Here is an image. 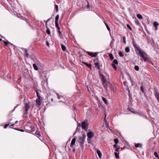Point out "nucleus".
Wrapping results in <instances>:
<instances>
[{"instance_id": "1", "label": "nucleus", "mask_w": 159, "mask_h": 159, "mask_svg": "<svg viewBox=\"0 0 159 159\" xmlns=\"http://www.w3.org/2000/svg\"><path fill=\"white\" fill-rule=\"evenodd\" d=\"M132 43L135 49V52L137 54H139L140 56L142 57L143 59L147 56V55L146 53L142 50L141 49V48H139L136 43H135V41L133 40Z\"/></svg>"}, {"instance_id": "2", "label": "nucleus", "mask_w": 159, "mask_h": 159, "mask_svg": "<svg viewBox=\"0 0 159 159\" xmlns=\"http://www.w3.org/2000/svg\"><path fill=\"white\" fill-rule=\"evenodd\" d=\"M25 106L23 107V109L25 111V112L24 113V116H26L27 114L28 113V110L30 108V103L29 102L27 103L26 102L24 103Z\"/></svg>"}, {"instance_id": "3", "label": "nucleus", "mask_w": 159, "mask_h": 159, "mask_svg": "<svg viewBox=\"0 0 159 159\" xmlns=\"http://www.w3.org/2000/svg\"><path fill=\"white\" fill-rule=\"evenodd\" d=\"M85 138L86 135L85 134L83 135L82 137L80 138L79 142L80 143L81 146H83Z\"/></svg>"}, {"instance_id": "4", "label": "nucleus", "mask_w": 159, "mask_h": 159, "mask_svg": "<svg viewBox=\"0 0 159 159\" xmlns=\"http://www.w3.org/2000/svg\"><path fill=\"white\" fill-rule=\"evenodd\" d=\"M87 122L88 120H85L84 121L82 122L81 127L83 129H87V126H88Z\"/></svg>"}, {"instance_id": "5", "label": "nucleus", "mask_w": 159, "mask_h": 159, "mask_svg": "<svg viewBox=\"0 0 159 159\" xmlns=\"http://www.w3.org/2000/svg\"><path fill=\"white\" fill-rule=\"evenodd\" d=\"M30 125H28L30 127V128H28L27 130L29 131V132H30L34 130V125L31 123H30Z\"/></svg>"}, {"instance_id": "6", "label": "nucleus", "mask_w": 159, "mask_h": 159, "mask_svg": "<svg viewBox=\"0 0 159 159\" xmlns=\"http://www.w3.org/2000/svg\"><path fill=\"white\" fill-rule=\"evenodd\" d=\"M51 19V18L48 19L47 20V21L45 22V25H46V28H47L46 32H47V34H50V31L49 29V28H48V26L47 22L49 20H50Z\"/></svg>"}, {"instance_id": "7", "label": "nucleus", "mask_w": 159, "mask_h": 159, "mask_svg": "<svg viewBox=\"0 0 159 159\" xmlns=\"http://www.w3.org/2000/svg\"><path fill=\"white\" fill-rule=\"evenodd\" d=\"M102 84L105 90H107V80H105V81H102Z\"/></svg>"}, {"instance_id": "8", "label": "nucleus", "mask_w": 159, "mask_h": 159, "mask_svg": "<svg viewBox=\"0 0 159 159\" xmlns=\"http://www.w3.org/2000/svg\"><path fill=\"white\" fill-rule=\"evenodd\" d=\"M36 104L38 106H40L41 105L42 100L41 98H38L36 100Z\"/></svg>"}, {"instance_id": "9", "label": "nucleus", "mask_w": 159, "mask_h": 159, "mask_svg": "<svg viewBox=\"0 0 159 159\" xmlns=\"http://www.w3.org/2000/svg\"><path fill=\"white\" fill-rule=\"evenodd\" d=\"M100 76L102 81L106 80L104 76L101 73H99Z\"/></svg>"}, {"instance_id": "10", "label": "nucleus", "mask_w": 159, "mask_h": 159, "mask_svg": "<svg viewBox=\"0 0 159 159\" xmlns=\"http://www.w3.org/2000/svg\"><path fill=\"white\" fill-rule=\"evenodd\" d=\"M87 135L89 138H91L93 136L94 134L92 132H90L87 133Z\"/></svg>"}, {"instance_id": "11", "label": "nucleus", "mask_w": 159, "mask_h": 159, "mask_svg": "<svg viewBox=\"0 0 159 159\" xmlns=\"http://www.w3.org/2000/svg\"><path fill=\"white\" fill-rule=\"evenodd\" d=\"M75 141L76 139L75 138H74L72 139L70 145L71 147H73V145H74L75 143Z\"/></svg>"}, {"instance_id": "12", "label": "nucleus", "mask_w": 159, "mask_h": 159, "mask_svg": "<svg viewBox=\"0 0 159 159\" xmlns=\"http://www.w3.org/2000/svg\"><path fill=\"white\" fill-rule=\"evenodd\" d=\"M143 60L145 62H151V63H152V62L151 60L146 57H145L144 59H143Z\"/></svg>"}, {"instance_id": "13", "label": "nucleus", "mask_w": 159, "mask_h": 159, "mask_svg": "<svg viewBox=\"0 0 159 159\" xmlns=\"http://www.w3.org/2000/svg\"><path fill=\"white\" fill-rule=\"evenodd\" d=\"M3 42L5 46H8L9 44L12 45V44L11 43L9 42L8 41H3Z\"/></svg>"}, {"instance_id": "14", "label": "nucleus", "mask_w": 159, "mask_h": 159, "mask_svg": "<svg viewBox=\"0 0 159 159\" xmlns=\"http://www.w3.org/2000/svg\"><path fill=\"white\" fill-rule=\"evenodd\" d=\"M25 52L24 53V56H25L27 58H28V57L29 54L27 52L28 50L27 49H25Z\"/></svg>"}, {"instance_id": "15", "label": "nucleus", "mask_w": 159, "mask_h": 159, "mask_svg": "<svg viewBox=\"0 0 159 159\" xmlns=\"http://www.w3.org/2000/svg\"><path fill=\"white\" fill-rule=\"evenodd\" d=\"M155 96L156 97L157 99L159 102V93L157 92H156L155 93Z\"/></svg>"}, {"instance_id": "16", "label": "nucleus", "mask_w": 159, "mask_h": 159, "mask_svg": "<svg viewBox=\"0 0 159 159\" xmlns=\"http://www.w3.org/2000/svg\"><path fill=\"white\" fill-rule=\"evenodd\" d=\"M97 154H98L99 157L100 158L102 156V154L101 152L99 150H97Z\"/></svg>"}, {"instance_id": "17", "label": "nucleus", "mask_w": 159, "mask_h": 159, "mask_svg": "<svg viewBox=\"0 0 159 159\" xmlns=\"http://www.w3.org/2000/svg\"><path fill=\"white\" fill-rule=\"evenodd\" d=\"M95 65L98 69H100V66L98 62L95 63Z\"/></svg>"}, {"instance_id": "18", "label": "nucleus", "mask_w": 159, "mask_h": 159, "mask_svg": "<svg viewBox=\"0 0 159 159\" xmlns=\"http://www.w3.org/2000/svg\"><path fill=\"white\" fill-rule=\"evenodd\" d=\"M102 99L106 104H108L107 101L105 98L104 97H102Z\"/></svg>"}, {"instance_id": "19", "label": "nucleus", "mask_w": 159, "mask_h": 159, "mask_svg": "<svg viewBox=\"0 0 159 159\" xmlns=\"http://www.w3.org/2000/svg\"><path fill=\"white\" fill-rule=\"evenodd\" d=\"M82 62L84 64L86 65L88 67L90 68L91 66V64H89L85 62L84 61H82Z\"/></svg>"}, {"instance_id": "20", "label": "nucleus", "mask_w": 159, "mask_h": 159, "mask_svg": "<svg viewBox=\"0 0 159 159\" xmlns=\"http://www.w3.org/2000/svg\"><path fill=\"white\" fill-rule=\"evenodd\" d=\"M59 15H57L56 16L55 18V22H58V20L59 19Z\"/></svg>"}, {"instance_id": "21", "label": "nucleus", "mask_w": 159, "mask_h": 159, "mask_svg": "<svg viewBox=\"0 0 159 159\" xmlns=\"http://www.w3.org/2000/svg\"><path fill=\"white\" fill-rule=\"evenodd\" d=\"M33 67L34 68V69L35 70H38V67L35 64H34V63L33 64Z\"/></svg>"}, {"instance_id": "22", "label": "nucleus", "mask_w": 159, "mask_h": 159, "mask_svg": "<svg viewBox=\"0 0 159 159\" xmlns=\"http://www.w3.org/2000/svg\"><path fill=\"white\" fill-rule=\"evenodd\" d=\"M61 46L62 49L64 51H65L66 49V46L63 44H61Z\"/></svg>"}, {"instance_id": "23", "label": "nucleus", "mask_w": 159, "mask_h": 159, "mask_svg": "<svg viewBox=\"0 0 159 159\" xmlns=\"http://www.w3.org/2000/svg\"><path fill=\"white\" fill-rule=\"evenodd\" d=\"M153 25L155 27H157L159 25V24L156 21H154L153 22Z\"/></svg>"}, {"instance_id": "24", "label": "nucleus", "mask_w": 159, "mask_h": 159, "mask_svg": "<svg viewBox=\"0 0 159 159\" xmlns=\"http://www.w3.org/2000/svg\"><path fill=\"white\" fill-rule=\"evenodd\" d=\"M125 51L126 52L128 53L129 52L130 49L129 47H126L125 48Z\"/></svg>"}, {"instance_id": "25", "label": "nucleus", "mask_w": 159, "mask_h": 159, "mask_svg": "<svg viewBox=\"0 0 159 159\" xmlns=\"http://www.w3.org/2000/svg\"><path fill=\"white\" fill-rule=\"evenodd\" d=\"M119 153H117L116 152H115L114 153L115 155L117 158H119Z\"/></svg>"}, {"instance_id": "26", "label": "nucleus", "mask_w": 159, "mask_h": 159, "mask_svg": "<svg viewBox=\"0 0 159 159\" xmlns=\"http://www.w3.org/2000/svg\"><path fill=\"white\" fill-rule=\"evenodd\" d=\"M104 23H105L107 28V29L109 31H110V27H109V26H108V24L106 23V22H104Z\"/></svg>"}, {"instance_id": "27", "label": "nucleus", "mask_w": 159, "mask_h": 159, "mask_svg": "<svg viewBox=\"0 0 159 159\" xmlns=\"http://www.w3.org/2000/svg\"><path fill=\"white\" fill-rule=\"evenodd\" d=\"M137 16L138 18L140 19H142L143 18L142 16L140 14H137Z\"/></svg>"}, {"instance_id": "28", "label": "nucleus", "mask_w": 159, "mask_h": 159, "mask_svg": "<svg viewBox=\"0 0 159 159\" xmlns=\"http://www.w3.org/2000/svg\"><path fill=\"white\" fill-rule=\"evenodd\" d=\"M36 94L37 97L38 98H41V96L40 95L39 93H38V91L37 90H36Z\"/></svg>"}, {"instance_id": "29", "label": "nucleus", "mask_w": 159, "mask_h": 159, "mask_svg": "<svg viewBox=\"0 0 159 159\" xmlns=\"http://www.w3.org/2000/svg\"><path fill=\"white\" fill-rule=\"evenodd\" d=\"M109 57H110V58L112 60L114 59V57H113V55H112V54H109Z\"/></svg>"}, {"instance_id": "30", "label": "nucleus", "mask_w": 159, "mask_h": 159, "mask_svg": "<svg viewBox=\"0 0 159 159\" xmlns=\"http://www.w3.org/2000/svg\"><path fill=\"white\" fill-rule=\"evenodd\" d=\"M112 66L113 68L116 70L117 69L116 66L115 64L114 63H112Z\"/></svg>"}, {"instance_id": "31", "label": "nucleus", "mask_w": 159, "mask_h": 159, "mask_svg": "<svg viewBox=\"0 0 159 159\" xmlns=\"http://www.w3.org/2000/svg\"><path fill=\"white\" fill-rule=\"evenodd\" d=\"M35 134H36L39 136H40V132L38 131V130H36V132H35Z\"/></svg>"}, {"instance_id": "32", "label": "nucleus", "mask_w": 159, "mask_h": 159, "mask_svg": "<svg viewBox=\"0 0 159 159\" xmlns=\"http://www.w3.org/2000/svg\"><path fill=\"white\" fill-rule=\"evenodd\" d=\"M154 156L157 158L159 159V156L157 152H155L154 154Z\"/></svg>"}, {"instance_id": "33", "label": "nucleus", "mask_w": 159, "mask_h": 159, "mask_svg": "<svg viewBox=\"0 0 159 159\" xmlns=\"http://www.w3.org/2000/svg\"><path fill=\"white\" fill-rule=\"evenodd\" d=\"M135 147L136 148H137L138 147H141L142 146V145L141 144L139 143H137L135 145Z\"/></svg>"}, {"instance_id": "34", "label": "nucleus", "mask_w": 159, "mask_h": 159, "mask_svg": "<svg viewBox=\"0 0 159 159\" xmlns=\"http://www.w3.org/2000/svg\"><path fill=\"white\" fill-rule=\"evenodd\" d=\"M58 32L59 33V36L61 38L63 35L61 32L60 31H58Z\"/></svg>"}, {"instance_id": "35", "label": "nucleus", "mask_w": 159, "mask_h": 159, "mask_svg": "<svg viewBox=\"0 0 159 159\" xmlns=\"http://www.w3.org/2000/svg\"><path fill=\"white\" fill-rule=\"evenodd\" d=\"M134 69L136 71H138L139 70V68L138 66H134Z\"/></svg>"}, {"instance_id": "36", "label": "nucleus", "mask_w": 159, "mask_h": 159, "mask_svg": "<svg viewBox=\"0 0 159 159\" xmlns=\"http://www.w3.org/2000/svg\"><path fill=\"white\" fill-rule=\"evenodd\" d=\"M119 55L121 57H123L124 56V55L121 52H119Z\"/></svg>"}, {"instance_id": "37", "label": "nucleus", "mask_w": 159, "mask_h": 159, "mask_svg": "<svg viewBox=\"0 0 159 159\" xmlns=\"http://www.w3.org/2000/svg\"><path fill=\"white\" fill-rule=\"evenodd\" d=\"M114 141L116 144H117L118 143V140L117 139H115Z\"/></svg>"}, {"instance_id": "38", "label": "nucleus", "mask_w": 159, "mask_h": 159, "mask_svg": "<svg viewBox=\"0 0 159 159\" xmlns=\"http://www.w3.org/2000/svg\"><path fill=\"white\" fill-rule=\"evenodd\" d=\"M113 63H114V64H116V65H117L118 64V62L117 60L116 59H114L113 60Z\"/></svg>"}, {"instance_id": "39", "label": "nucleus", "mask_w": 159, "mask_h": 159, "mask_svg": "<svg viewBox=\"0 0 159 159\" xmlns=\"http://www.w3.org/2000/svg\"><path fill=\"white\" fill-rule=\"evenodd\" d=\"M87 53L89 54V55L91 56L92 57H93V54L92 52H87Z\"/></svg>"}, {"instance_id": "40", "label": "nucleus", "mask_w": 159, "mask_h": 159, "mask_svg": "<svg viewBox=\"0 0 159 159\" xmlns=\"http://www.w3.org/2000/svg\"><path fill=\"white\" fill-rule=\"evenodd\" d=\"M55 7L56 9V12L58 11V6H57V5L56 4H55Z\"/></svg>"}, {"instance_id": "41", "label": "nucleus", "mask_w": 159, "mask_h": 159, "mask_svg": "<svg viewBox=\"0 0 159 159\" xmlns=\"http://www.w3.org/2000/svg\"><path fill=\"white\" fill-rule=\"evenodd\" d=\"M140 90H141V91L143 93L144 92V89H143V86H141L140 87Z\"/></svg>"}, {"instance_id": "42", "label": "nucleus", "mask_w": 159, "mask_h": 159, "mask_svg": "<svg viewBox=\"0 0 159 159\" xmlns=\"http://www.w3.org/2000/svg\"><path fill=\"white\" fill-rule=\"evenodd\" d=\"M123 43L124 44H125L126 43V40H125V36H124L123 38Z\"/></svg>"}, {"instance_id": "43", "label": "nucleus", "mask_w": 159, "mask_h": 159, "mask_svg": "<svg viewBox=\"0 0 159 159\" xmlns=\"http://www.w3.org/2000/svg\"><path fill=\"white\" fill-rule=\"evenodd\" d=\"M98 54V52H95L94 54H93V57H96L97 54Z\"/></svg>"}, {"instance_id": "44", "label": "nucleus", "mask_w": 159, "mask_h": 159, "mask_svg": "<svg viewBox=\"0 0 159 159\" xmlns=\"http://www.w3.org/2000/svg\"><path fill=\"white\" fill-rule=\"evenodd\" d=\"M56 27L57 28L59 27V24L58 22H55Z\"/></svg>"}, {"instance_id": "45", "label": "nucleus", "mask_w": 159, "mask_h": 159, "mask_svg": "<svg viewBox=\"0 0 159 159\" xmlns=\"http://www.w3.org/2000/svg\"><path fill=\"white\" fill-rule=\"evenodd\" d=\"M127 27L130 30H132V28L129 24L127 25Z\"/></svg>"}, {"instance_id": "46", "label": "nucleus", "mask_w": 159, "mask_h": 159, "mask_svg": "<svg viewBox=\"0 0 159 159\" xmlns=\"http://www.w3.org/2000/svg\"><path fill=\"white\" fill-rule=\"evenodd\" d=\"M9 125V124H6L5 125L4 127V129H6L7 126Z\"/></svg>"}, {"instance_id": "47", "label": "nucleus", "mask_w": 159, "mask_h": 159, "mask_svg": "<svg viewBox=\"0 0 159 159\" xmlns=\"http://www.w3.org/2000/svg\"><path fill=\"white\" fill-rule=\"evenodd\" d=\"M120 149L119 148H116L115 151L116 152H118Z\"/></svg>"}, {"instance_id": "48", "label": "nucleus", "mask_w": 159, "mask_h": 159, "mask_svg": "<svg viewBox=\"0 0 159 159\" xmlns=\"http://www.w3.org/2000/svg\"><path fill=\"white\" fill-rule=\"evenodd\" d=\"M16 129V130H19V129H17L16 128V129ZM19 131H21V132H23L24 131V130L22 129H19Z\"/></svg>"}, {"instance_id": "49", "label": "nucleus", "mask_w": 159, "mask_h": 159, "mask_svg": "<svg viewBox=\"0 0 159 159\" xmlns=\"http://www.w3.org/2000/svg\"><path fill=\"white\" fill-rule=\"evenodd\" d=\"M113 147H114V148H116V147H117V145L116 144H114V145H113Z\"/></svg>"}, {"instance_id": "50", "label": "nucleus", "mask_w": 159, "mask_h": 159, "mask_svg": "<svg viewBox=\"0 0 159 159\" xmlns=\"http://www.w3.org/2000/svg\"><path fill=\"white\" fill-rule=\"evenodd\" d=\"M57 28L58 30V31H60V28L59 26L57 27Z\"/></svg>"}, {"instance_id": "51", "label": "nucleus", "mask_w": 159, "mask_h": 159, "mask_svg": "<svg viewBox=\"0 0 159 159\" xmlns=\"http://www.w3.org/2000/svg\"><path fill=\"white\" fill-rule=\"evenodd\" d=\"M46 45L48 46H49V43L48 41H46Z\"/></svg>"}, {"instance_id": "52", "label": "nucleus", "mask_w": 159, "mask_h": 159, "mask_svg": "<svg viewBox=\"0 0 159 159\" xmlns=\"http://www.w3.org/2000/svg\"><path fill=\"white\" fill-rule=\"evenodd\" d=\"M15 125V124H11V125H10V126H14V125Z\"/></svg>"}, {"instance_id": "53", "label": "nucleus", "mask_w": 159, "mask_h": 159, "mask_svg": "<svg viewBox=\"0 0 159 159\" xmlns=\"http://www.w3.org/2000/svg\"><path fill=\"white\" fill-rule=\"evenodd\" d=\"M88 143H90V139H88Z\"/></svg>"}, {"instance_id": "54", "label": "nucleus", "mask_w": 159, "mask_h": 159, "mask_svg": "<svg viewBox=\"0 0 159 159\" xmlns=\"http://www.w3.org/2000/svg\"><path fill=\"white\" fill-rule=\"evenodd\" d=\"M87 3H88V4L87 5V7L88 8V7H89V3L88 2H87Z\"/></svg>"}, {"instance_id": "55", "label": "nucleus", "mask_w": 159, "mask_h": 159, "mask_svg": "<svg viewBox=\"0 0 159 159\" xmlns=\"http://www.w3.org/2000/svg\"><path fill=\"white\" fill-rule=\"evenodd\" d=\"M156 28L155 29V30L156 31L157 29V27H155Z\"/></svg>"}, {"instance_id": "56", "label": "nucleus", "mask_w": 159, "mask_h": 159, "mask_svg": "<svg viewBox=\"0 0 159 159\" xmlns=\"http://www.w3.org/2000/svg\"><path fill=\"white\" fill-rule=\"evenodd\" d=\"M73 151L74 152H75V148H74L73 150Z\"/></svg>"}, {"instance_id": "57", "label": "nucleus", "mask_w": 159, "mask_h": 159, "mask_svg": "<svg viewBox=\"0 0 159 159\" xmlns=\"http://www.w3.org/2000/svg\"><path fill=\"white\" fill-rule=\"evenodd\" d=\"M18 122V121H16L15 122V123L14 124H16V123H17Z\"/></svg>"}, {"instance_id": "58", "label": "nucleus", "mask_w": 159, "mask_h": 159, "mask_svg": "<svg viewBox=\"0 0 159 159\" xmlns=\"http://www.w3.org/2000/svg\"><path fill=\"white\" fill-rule=\"evenodd\" d=\"M137 22H138V23H139V21H138V20H137Z\"/></svg>"}, {"instance_id": "59", "label": "nucleus", "mask_w": 159, "mask_h": 159, "mask_svg": "<svg viewBox=\"0 0 159 159\" xmlns=\"http://www.w3.org/2000/svg\"><path fill=\"white\" fill-rule=\"evenodd\" d=\"M16 107H15L14 110L15 109V108Z\"/></svg>"}, {"instance_id": "60", "label": "nucleus", "mask_w": 159, "mask_h": 159, "mask_svg": "<svg viewBox=\"0 0 159 159\" xmlns=\"http://www.w3.org/2000/svg\"><path fill=\"white\" fill-rule=\"evenodd\" d=\"M78 127H77V129H78Z\"/></svg>"}]
</instances>
